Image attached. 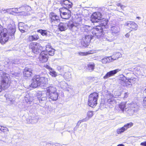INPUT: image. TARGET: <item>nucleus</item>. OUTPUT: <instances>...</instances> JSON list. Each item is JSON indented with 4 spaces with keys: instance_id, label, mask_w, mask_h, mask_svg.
<instances>
[{
    "instance_id": "f257e3e1",
    "label": "nucleus",
    "mask_w": 146,
    "mask_h": 146,
    "mask_svg": "<svg viewBox=\"0 0 146 146\" xmlns=\"http://www.w3.org/2000/svg\"><path fill=\"white\" fill-rule=\"evenodd\" d=\"M0 75L1 77V81L2 88L4 89L7 88L10 86V81L9 75L5 72H1Z\"/></svg>"
},
{
    "instance_id": "f03ea898",
    "label": "nucleus",
    "mask_w": 146,
    "mask_h": 146,
    "mask_svg": "<svg viewBox=\"0 0 146 146\" xmlns=\"http://www.w3.org/2000/svg\"><path fill=\"white\" fill-rule=\"evenodd\" d=\"M98 97V94L96 92L90 94L88 98V106L92 108L95 107L97 104V102Z\"/></svg>"
},
{
    "instance_id": "7ed1b4c3",
    "label": "nucleus",
    "mask_w": 146,
    "mask_h": 146,
    "mask_svg": "<svg viewBox=\"0 0 146 146\" xmlns=\"http://www.w3.org/2000/svg\"><path fill=\"white\" fill-rule=\"evenodd\" d=\"M0 43L4 44L9 39L8 31L5 28H3V26L0 24Z\"/></svg>"
},
{
    "instance_id": "20e7f679",
    "label": "nucleus",
    "mask_w": 146,
    "mask_h": 146,
    "mask_svg": "<svg viewBox=\"0 0 146 146\" xmlns=\"http://www.w3.org/2000/svg\"><path fill=\"white\" fill-rule=\"evenodd\" d=\"M92 33L94 37H95L98 38H101L104 35L103 27L100 26H97L93 29Z\"/></svg>"
},
{
    "instance_id": "39448f33",
    "label": "nucleus",
    "mask_w": 146,
    "mask_h": 146,
    "mask_svg": "<svg viewBox=\"0 0 146 146\" xmlns=\"http://www.w3.org/2000/svg\"><path fill=\"white\" fill-rule=\"evenodd\" d=\"M29 48L32 49L33 52L36 54L40 52L42 49V47L39 43L36 42L31 43Z\"/></svg>"
},
{
    "instance_id": "423d86ee",
    "label": "nucleus",
    "mask_w": 146,
    "mask_h": 146,
    "mask_svg": "<svg viewBox=\"0 0 146 146\" xmlns=\"http://www.w3.org/2000/svg\"><path fill=\"white\" fill-rule=\"evenodd\" d=\"M110 24L111 33L114 35H118L120 31V28L116 23L115 21H111Z\"/></svg>"
},
{
    "instance_id": "0eeeda50",
    "label": "nucleus",
    "mask_w": 146,
    "mask_h": 146,
    "mask_svg": "<svg viewBox=\"0 0 146 146\" xmlns=\"http://www.w3.org/2000/svg\"><path fill=\"white\" fill-rule=\"evenodd\" d=\"M113 96L110 93L106 94V104L110 108H112L116 104V101L113 98Z\"/></svg>"
},
{
    "instance_id": "6e6552de",
    "label": "nucleus",
    "mask_w": 146,
    "mask_h": 146,
    "mask_svg": "<svg viewBox=\"0 0 146 146\" xmlns=\"http://www.w3.org/2000/svg\"><path fill=\"white\" fill-rule=\"evenodd\" d=\"M93 36L90 34L86 35L83 36L81 41L82 46L86 47L87 46L90 42L91 39L93 38Z\"/></svg>"
},
{
    "instance_id": "1a4fd4ad",
    "label": "nucleus",
    "mask_w": 146,
    "mask_h": 146,
    "mask_svg": "<svg viewBox=\"0 0 146 146\" xmlns=\"http://www.w3.org/2000/svg\"><path fill=\"white\" fill-rule=\"evenodd\" d=\"M60 15L61 17L63 19H68L71 16V11L68 9L64 7L60 9Z\"/></svg>"
},
{
    "instance_id": "9d476101",
    "label": "nucleus",
    "mask_w": 146,
    "mask_h": 146,
    "mask_svg": "<svg viewBox=\"0 0 146 146\" xmlns=\"http://www.w3.org/2000/svg\"><path fill=\"white\" fill-rule=\"evenodd\" d=\"M38 94V96H40L38 100L41 104H45L46 102L47 98H48V94L47 93V91H45L40 92ZM41 105V106L42 105Z\"/></svg>"
},
{
    "instance_id": "9b49d317",
    "label": "nucleus",
    "mask_w": 146,
    "mask_h": 146,
    "mask_svg": "<svg viewBox=\"0 0 146 146\" xmlns=\"http://www.w3.org/2000/svg\"><path fill=\"white\" fill-rule=\"evenodd\" d=\"M102 17V14L100 12L94 13L91 15L90 20L92 22L94 23L100 22Z\"/></svg>"
},
{
    "instance_id": "f8f14e48",
    "label": "nucleus",
    "mask_w": 146,
    "mask_h": 146,
    "mask_svg": "<svg viewBox=\"0 0 146 146\" xmlns=\"http://www.w3.org/2000/svg\"><path fill=\"white\" fill-rule=\"evenodd\" d=\"M50 21L52 25H55L60 21V17L55 13H51L49 15Z\"/></svg>"
},
{
    "instance_id": "ddd939ff",
    "label": "nucleus",
    "mask_w": 146,
    "mask_h": 146,
    "mask_svg": "<svg viewBox=\"0 0 146 146\" xmlns=\"http://www.w3.org/2000/svg\"><path fill=\"white\" fill-rule=\"evenodd\" d=\"M124 25L129 29L131 31H135L137 29V24L133 21H127L125 23Z\"/></svg>"
},
{
    "instance_id": "4468645a",
    "label": "nucleus",
    "mask_w": 146,
    "mask_h": 146,
    "mask_svg": "<svg viewBox=\"0 0 146 146\" xmlns=\"http://www.w3.org/2000/svg\"><path fill=\"white\" fill-rule=\"evenodd\" d=\"M39 75L35 76L31 81V84L30 86L33 88H36L38 86H40L38 78Z\"/></svg>"
},
{
    "instance_id": "2eb2a0df",
    "label": "nucleus",
    "mask_w": 146,
    "mask_h": 146,
    "mask_svg": "<svg viewBox=\"0 0 146 146\" xmlns=\"http://www.w3.org/2000/svg\"><path fill=\"white\" fill-rule=\"evenodd\" d=\"M9 30V34L8 33V36L9 35L11 36L12 38L14 37V34L16 31V27L14 24H10L7 27Z\"/></svg>"
},
{
    "instance_id": "dca6fc26",
    "label": "nucleus",
    "mask_w": 146,
    "mask_h": 146,
    "mask_svg": "<svg viewBox=\"0 0 146 146\" xmlns=\"http://www.w3.org/2000/svg\"><path fill=\"white\" fill-rule=\"evenodd\" d=\"M48 52L43 51L40 53L39 58L40 61L42 62H46L48 58Z\"/></svg>"
},
{
    "instance_id": "f3484780",
    "label": "nucleus",
    "mask_w": 146,
    "mask_h": 146,
    "mask_svg": "<svg viewBox=\"0 0 146 146\" xmlns=\"http://www.w3.org/2000/svg\"><path fill=\"white\" fill-rule=\"evenodd\" d=\"M130 110H132L134 112L138 111L139 107V103L134 102H131L129 105Z\"/></svg>"
},
{
    "instance_id": "a211bd4d",
    "label": "nucleus",
    "mask_w": 146,
    "mask_h": 146,
    "mask_svg": "<svg viewBox=\"0 0 146 146\" xmlns=\"http://www.w3.org/2000/svg\"><path fill=\"white\" fill-rule=\"evenodd\" d=\"M47 93L48 95L51 94V96H52V94H53L54 96V98L56 99L57 97L56 94L57 89L56 88L54 87L50 86L47 88L46 89Z\"/></svg>"
},
{
    "instance_id": "6ab92c4d",
    "label": "nucleus",
    "mask_w": 146,
    "mask_h": 146,
    "mask_svg": "<svg viewBox=\"0 0 146 146\" xmlns=\"http://www.w3.org/2000/svg\"><path fill=\"white\" fill-rule=\"evenodd\" d=\"M38 78L40 86H45V85L47 84L48 78L45 76L40 77L39 75Z\"/></svg>"
},
{
    "instance_id": "aec40b11",
    "label": "nucleus",
    "mask_w": 146,
    "mask_h": 146,
    "mask_svg": "<svg viewBox=\"0 0 146 146\" xmlns=\"http://www.w3.org/2000/svg\"><path fill=\"white\" fill-rule=\"evenodd\" d=\"M60 3L61 5L64 6L63 7L66 9H68L72 7V3L68 0H61Z\"/></svg>"
},
{
    "instance_id": "412c9836",
    "label": "nucleus",
    "mask_w": 146,
    "mask_h": 146,
    "mask_svg": "<svg viewBox=\"0 0 146 146\" xmlns=\"http://www.w3.org/2000/svg\"><path fill=\"white\" fill-rule=\"evenodd\" d=\"M121 70L119 69H117L113 70L107 73L106 75L103 77L104 79L114 76L117 73L121 71Z\"/></svg>"
},
{
    "instance_id": "4be33fe9",
    "label": "nucleus",
    "mask_w": 146,
    "mask_h": 146,
    "mask_svg": "<svg viewBox=\"0 0 146 146\" xmlns=\"http://www.w3.org/2000/svg\"><path fill=\"white\" fill-rule=\"evenodd\" d=\"M67 66H58L57 67V70L58 71L60 75L62 76L63 74L67 71Z\"/></svg>"
},
{
    "instance_id": "5701e85b",
    "label": "nucleus",
    "mask_w": 146,
    "mask_h": 146,
    "mask_svg": "<svg viewBox=\"0 0 146 146\" xmlns=\"http://www.w3.org/2000/svg\"><path fill=\"white\" fill-rule=\"evenodd\" d=\"M68 28V23H60L58 26V29L61 31H65Z\"/></svg>"
},
{
    "instance_id": "b1692460",
    "label": "nucleus",
    "mask_w": 146,
    "mask_h": 146,
    "mask_svg": "<svg viewBox=\"0 0 146 146\" xmlns=\"http://www.w3.org/2000/svg\"><path fill=\"white\" fill-rule=\"evenodd\" d=\"M32 69L26 67L23 72L24 76L26 77H30L32 74Z\"/></svg>"
},
{
    "instance_id": "393cba45",
    "label": "nucleus",
    "mask_w": 146,
    "mask_h": 146,
    "mask_svg": "<svg viewBox=\"0 0 146 146\" xmlns=\"http://www.w3.org/2000/svg\"><path fill=\"white\" fill-rule=\"evenodd\" d=\"M114 36L112 34L108 36H106L104 37H102L103 40L108 42L113 41L115 39Z\"/></svg>"
},
{
    "instance_id": "a878e982",
    "label": "nucleus",
    "mask_w": 146,
    "mask_h": 146,
    "mask_svg": "<svg viewBox=\"0 0 146 146\" xmlns=\"http://www.w3.org/2000/svg\"><path fill=\"white\" fill-rule=\"evenodd\" d=\"M92 29L91 27L85 25H82L81 27V31L87 33L90 32Z\"/></svg>"
},
{
    "instance_id": "bb28decb",
    "label": "nucleus",
    "mask_w": 146,
    "mask_h": 146,
    "mask_svg": "<svg viewBox=\"0 0 146 146\" xmlns=\"http://www.w3.org/2000/svg\"><path fill=\"white\" fill-rule=\"evenodd\" d=\"M46 51H45L48 52V54L51 56H53L54 54L55 50L51 48V46L50 45H47L46 46Z\"/></svg>"
},
{
    "instance_id": "cd10ccee",
    "label": "nucleus",
    "mask_w": 146,
    "mask_h": 146,
    "mask_svg": "<svg viewBox=\"0 0 146 146\" xmlns=\"http://www.w3.org/2000/svg\"><path fill=\"white\" fill-rule=\"evenodd\" d=\"M46 51H45L48 52V54L51 56H53L54 54L55 50L51 48V46L50 45H47L46 46Z\"/></svg>"
},
{
    "instance_id": "c85d7f7f",
    "label": "nucleus",
    "mask_w": 146,
    "mask_h": 146,
    "mask_svg": "<svg viewBox=\"0 0 146 146\" xmlns=\"http://www.w3.org/2000/svg\"><path fill=\"white\" fill-rule=\"evenodd\" d=\"M68 28L69 27V29L71 30H76L77 28V27L78 25V24L72 23V22H70L69 23H68Z\"/></svg>"
},
{
    "instance_id": "c756f323",
    "label": "nucleus",
    "mask_w": 146,
    "mask_h": 146,
    "mask_svg": "<svg viewBox=\"0 0 146 146\" xmlns=\"http://www.w3.org/2000/svg\"><path fill=\"white\" fill-rule=\"evenodd\" d=\"M128 79H127L126 77L122 76L121 77H120L119 80V82L121 85L124 86L126 85V82L128 81Z\"/></svg>"
},
{
    "instance_id": "7c9ffc66",
    "label": "nucleus",
    "mask_w": 146,
    "mask_h": 146,
    "mask_svg": "<svg viewBox=\"0 0 146 146\" xmlns=\"http://www.w3.org/2000/svg\"><path fill=\"white\" fill-rule=\"evenodd\" d=\"M39 38V36L38 34H35L33 35L29 36L27 40L29 41H35Z\"/></svg>"
},
{
    "instance_id": "2f4dec72",
    "label": "nucleus",
    "mask_w": 146,
    "mask_h": 146,
    "mask_svg": "<svg viewBox=\"0 0 146 146\" xmlns=\"http://www.w3.org/2000/svg\"><path fill=\"white\" fill-rule=\"evenodd\" d=\"M19 12L22 11H30L31 7L29 6L25 5L18 8Z\"/></svg>"
},
{
    "instance_id": "473e14b6",
    "label": "nucleus",
    "mask_w": 146,
    "mask_h": 146,
    "mask_svg": "<svg viewBox=\"0 0 146 146\" xmlns=\"http://www.w3.org/2000/svg\"><path fill=\"white\" fill-rule=\"evenodd\" d=\"M64 78L67 81H70L71 79V74L70 72H66L62 75Z\"/></svg>"
},
{
    "instance_id": "72a5a7b5",
    "label": "nucleus",
    "mask_w": 146,
    "mask_h": 146,
    "mask_svg": "<svg viewBox=\"0 0 146 146\" xmlns=\"http://www.w3.org/2000/svg\"><path fill=\"white\" fill-rule=\"evenodd\" d=\"M100 21V25L102 27H104L106 28V26H107V24L108 21L107 19H101V20Z\"/></svg>"
},
{
    "instance_id": "f704fd0d",
    "label": "nucleus",
    "mask_w": 146,
    "mask_h": 146,
    "mask_svg": "<svg viewBox=\"0 0 146 146\" xmlns=\"http://www.w3.org/2000/svg\"><path fill=\"white\" fill-rule=\"evenodd\" d=\"M95 52V51L94 50H91L87 52H78L79 55L81 56H84L87 55L88 54H92Z\"/></svg>"
},
{
    "instance_id": "c9c22d12",
    "label": "nucleus",
    "mask_w": 146,
    "mask_h": 146,
    "mask_svg": "<svg viewBox=\"0 0 146 146\" xmlns=\"http://www.w3.org/2000/svg\"><path fill=\"white\" fill-rule=\"evenodd\" d=\"M112 57L114 58L115 60L118 59L119 58L122 57V54L119 52H115L112 56Z\"/></svg>"
},
{
    "instance_id": "e433bc0d",
    "label": "nucleus",
    "mask_w": 146,
    "mask_h": 146,
    "mask_svg": "<svg viewBox=\"0 0 146 146\" xmlns=\"http://www.w3.org/2000/svg\"><path fill=\"white\" fill-rule=\"evenodd\" d=\"M125 128L123 127H119L116 130V133L117 134H121L126 131Z\"/></svg>"
},
{
    "instance_id": "4c0bfd02",
    "label": "nucleus",
    "mask_w": 146,
    "mask_h": 146,
    "mask_svg": "<svg viewBox=\"0 0 146 146\" xmlns=\"http://www.w3.org/2000/svg\"><path fill=\"white\" fill-rule=\"evenodd\" d=\"M29 11H22L18 12L19 15L21 16H26L30 15Z\"/></svg>"
},
{
    "instance_id": "58836bf2",
    "label": "nucleus",
    "mask_w": 146,
    "mask_h": 146,
    "mask_svg": "<svg viewBox=\"0 0 146 146\" xmlns=\"http://www.w3.org/2000/svg\"><path fill=\"white\" fill-rule=\"evenodd\" d=\"M56 94L57 95V97L56 98V99L54 98V95H53V94H52V96H51V94L48 95V98L50 99L49 100H53V101H56V100H57L58 98V94L57 92H56Z\"/></svg>"
},
{
    "instance_id": "ea45409f",
    "label": "nucleus",
    "mask_w": 146,
    "mask_h": 146,
    "mask_svg": "<svg viewBox=\"0 0 146 146\" xmlns=\"http://www.w3.org/2000/svg\"><path fill=\"white\" fill-rule=\"evenodd\" d=\"M37 32L38 33H40V34L42 36H47L48 33L46 30H42V29H39L37 31Z\"/></svg>"
},
{
    "instance_id": "a19ab883",
    "label": "nucleus",
    "mask_w": 146,
    "mask_h": 146,
    "mask_svg": "<svg viewBox=\"0 0 146 146\" xmlns=\"http://www.w3.org/2000/svg\"><path fill=\"white\" fill-rule=\"evenodd\" d=\"M38 121V119L36 117H31L29 119L28 122L29 123H36Z\"/></svg>"
},
{
    "instance_id": "79ce46f5",
    "label": "nucleus",
    "mask_w": 146,
    "mask_h": 146,
    "mask_svg": "<svg viewBox=\"0 0 146 146\" xmlns=\"http://www.w3.org/2000/svg\"><path fill=\"white\" fill-rule=\"evenodd\" d=\"M126 102H123L119 104V108L121 110L123 111H124V109L125 108Z\"/></svg>"
},
{
    "instance_id": "37998d69",
    "label": "nucleus",
    "mask_w": 146,
    "mask_h": 146,
    "mask_svg": "<svg viewBox=\"0 0 146 146\" xmlns=\"http://www.w3.org/2000/svg\"><path fill=\"white\" fill-rule=\"evenodd\" d=\"M94 66L95 65L94 63H89L88 65V70L90 71H93L94 69Z\"/></svg>"
},
{
    "instance_id": "c03bdc74",
    "label": "nucleus",
    "mask_w": 146,
    "mask_h": 146,
    "mask_svg": "<svg viewBox=\"0 0 146 146\" xmlns=\"http://www.w3.org/2000/svg\"><path fill=\"white\" fill-rule=\"evenodd\" d=\"M127 80H128V81L126 82V85H125L124 86H126L129 88L131 87V83H133V79H132V78H131Z\"/></svg>"
},
{
    "instance_id": "a18cd8bd",
    "label": "nucleus",
    "mask_w": 146,
    "mask_h": 146,
    "mask_svg": "<svg viewBox=\"0 0 146 146\" xmlns=\"http://www.w3.org/2000/svg\"><path fill=\"white\" fill-rule=\"evenodd\" d=\"M60 84L61 88L64 89L67 88L68 86V84L65 81L60 82Z\"/></svg>"
},
{
    "instance_id": "49530a36",
    "label": "nucleus",
    "mask_w": 146,
    "mask_h": 146,
    "mask_svg": "<svg viewBox=\"0 0 146 146\" xmlns=\"http://www.w3.org/2000/svg\"><path fill=\"white\" fill-rule=\"evenodd\" d=\"M50 74L52 76L55 77L57 76V73L53 69L50 70Z\"/></svg>"
},
{
    "instance_id": "de8ad7c7",
    "label": "nucleus",
    "mask_w": 146,
    "mask_h": 146,
    "mask_svg": "<svg viewBox=\"0 0 146 146\" xmlns=\"http://www.w3.org/2000/svg\"><path fill=\"white\" fill-rule=\"evenodd\" d=\"M133 125V123L130 122L125 124L124 125L123 127L125 128L126 130H127L128 128L131 127Z\"/></svg>"
},
{
    "instance_id": "09e8293b",
    "label": "nucleus",
    "mask_w": 146,
    "mask_h": 146,
    "mask_svg": "<svg viewBox=\"0 0 146 146\" xmlns=\"http://www.w3.org/2000/svg\"><path fill=\"white\" fill-rule=\"evenodd\" d=\"M107 57L108 60V63H110L115 60L114 58L112 57V56Z\"/></svg>"
},
{
    "instance_id": "8fccbe9b",
    "label": "nucleus",
    "mask_w": 146,
    "mask_h": 146,
    "mask_svg": "<svg viewBox=\"0 0 146 146\" xmlns=\"http://www.w3.org/2000/svg\"><path fill=\"white\" fill-rule=\"evenodd\" d=\"M93 115V111H89L87 113V115L88 116V117L87 119L88 118L89 119V118H90L92 117Z\"/></svg>"
},
{
    "instance_id": "3c124183",
    "label": "nucleus",
    "mask_w": 146,
    "mask_h": 146,
    "mask_svg": "<svg viewBox=\"0 0 146 146\" xmlns=\"http://www.w3.org/2000/svg\"><path fill=\"white\" fill-rule=\"evenodd\" d=\"M88 118L87 119H85L79 121L77 124L76 127L77 126V127L76 128H77L78 127L82 122L86 121L87 120H88Z\"/></svg>"
},
{
    "instance_id": "603ef678",
    "label": "nucleus",
    "mask_w": 146,
    "mask_h": 146,
    "mask_svg": "<svg viewBox=\"0 0 146 146\" xmlns=\"http://www.w3.org/2000/svg\"><path fill=\"white\" fill-rule=\"evenodd\" d=\"M25 100L26 102L28 103L29 102H30L32 101V99L31 97H30L29 96L28 97H25Z\"/></svg>"
},
{
    "instance_id": "864d4df0",
    "label": "nucleus",
    "mask_w": 146,
    "mask_h": 146,
    "mask_svg": "<svg viewBox=\"0 0 146 146\" xmlns=\"http://www.w3.org/2000/svg\"><path fill=\"white\" fill-rule=\"evenodd\" d=\"M102 63L103 64H106L108 63V60L107 57H104L103 58L102 60L101 61Z\"/></svg>"
},
{
    "instance_id": "5fc2aeb1",
    "label": "nucleus",
    "mask_w": 146,
    "mask_h": 146,
    "mask_svg": "<svg viewBox=\"0 0 146 146\" xmlns=\"http://www.w3.org/2000/svg\"><path fill=\"white\" fill-rule=\"evenodd\" d=\"M8 10V9H5L3 8L1 9H0V12L1 13L3 14L7 12Z\"/></svg>"
},
{
    "instance_id": "6e6d98bb",
    "label": "nucleus",
    "mask_w": 146,
    "mask_h": 146,
    "mask_svg": "<svg viewBox=\"0 0 146 146\" xmlns=\"http://www.w3.org/2000/svg\"><path fill=\"white\" fill-rule=\"evenodd\" d=\"M19 30L21 31L22 33H24L25 32V29H24L23 27H22L19 26Z\"/></svg>"
},
{
    "instance_id": "4d7b16f0",
    "label": "nucleus",
    "mask_w": 146,
    "mask_h": 146,
    "mask_svg": "<svg viewBox=\"0 0 146 146\" xmlns=\"http://www.w3.org/2000/svg\"><path fill=\"white\" fill-rule=\"evenodd\" d=\"M0 127H1V129H0V130L4 132V131H5L6 130H8L7 128L6 129H5L4 127L2 126H0Z\"/></svg>"
},
{
    "instance_id": "13d9d810",
    "label": "nucleus",
    "mask_w": 146,
    "mask_h": 146,
    "mask_svg": "<svg viewBox=\"0 0 146 146\" xmlns=\"http://www.w3.org/2000/svg\"><path fill=\"white\" fill-rule=\"evenodd\" d=\"M12 11L14 12H19L18 8H13L12 9Z\"/></svg>"
},
{
    "instance_id": "bf43d9fd",
    "label": "nucleus",
    "mask_w": 146,
    "mask_h": 146,
    "mask_svg": "<svg viewBox=\"0 0 146 146\" xmlns=\"http://www.w3.org/2000/svg\"><path fill=\"white\" fill-rule=\"evenodd\" d=\"M44 67L47 69L50 70H51V69H52L50 66L47 65H44Z\"/></svg>"
},
{
    "instance_id": "052dcab7",
    "label": "nucleus",
    "mask_w": 146,
    "mask_h": 146,
    "mask_svg": "<svg viewBox=\"0 0 146 146\" xmlns=\"http://www.w3.org/2000/svg\"><path fill=\"white\" fill-rule=\"evenodd\" d=\"M140 145L143 146H146V141L141 142Z\"/></svg>"
},
{
    "instance_id": "680f3d73",
    "label": "nucleus",
    "mask_w": 146,
    "mask_h": 146,
    "mask_svg": "<svg viewBox=\"0 0 146 146\" xmlns=\"http://www.w3.org/2000/svg\"><path fill=\"white\" fill-rule=\"evenodd\" d=\"M130 36V34L129 33H127L125 35V37L128 38Z\"/></svg>"
},
{
    "instance_id": "e2e57ef3",
    "label": "nucleus",
    "mask_w": 146,
    "mask_h": 146,
    "mask_svg": "<svg viewBox=\"0 0 146 146\" xmlns=\"http://www.w3.org/2000/svg\"><path fill=\"white\" fill-rule=\"evenodd\" d=\"M120 7L122 9H123L125 7V6H124L123 5H121Z\"/></svg>"
},
{
    "instance_id": "0e129e2a",
    "label": "nucleus",
    "mask_w": 146,
    "mask_h": 146,
    "mask_svg": "<svg viewBox=\"0 0 146 146\" xmlns=\"http://www.w3.org/2000/svg\"><path fill=\"white\" fill-rule=\"evenodd\" d=\"M128 96V94L127 93H125V95L124 97L125 98H127Z\"/></svg>"
},
{
    "instance_id": "69168bd1",
    "label": "nucleus",
    "mask_w": 146,
    "mask_h": 146,
    "mask_svg": "<svg viewBox=\"0 0 146 146\" xmlns=\"http://www.w3.org/2000/svg\"><path fill=\"white\" fill-rule=\"evenodd\" d=\"M116 5L117 6H118L120 7L121 5V4L120 3H117V4H116Z\"/></svg>"
},
{
    "instance_id": "338daca9",
    "label": "nucleus",
    "mask_w": 146,
    "mask_h": 146,
    "mask_svg": "<svg viewBox=\"0 0 146 146\" xmlns=\"http://www.w3.org/2000/svg\"><path fill=\"white\" fill-rule=\"evenodd\" d=\"M136 18L138 19V20H139L141 19V17H136Z\"/></svg>"
},
{
    "instance_id": "774afa93",
    "label": "nucleus",
    "mask_w": 146,
    "mask_h": 146,
    "mask_svg": "<svg viewBox=\"0 0 146 146\" xmlns=\"http://www.w3.org/2000/svg\"><path fill=\"white\" fill-rule=\"evenodd\" d=\"M117 146H124V145L122 144H120L118 145Z\"/></svg>"
}]
</instances>
